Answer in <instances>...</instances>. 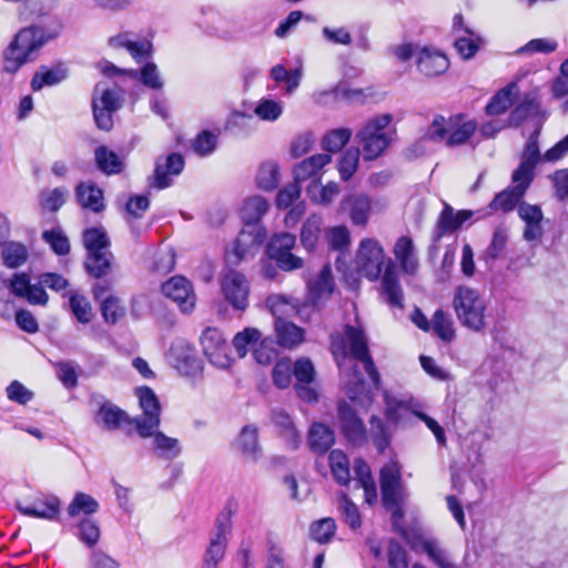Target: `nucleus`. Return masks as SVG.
Wrapping results in <instances>:
<instances>
[{
	"label": "nucleus",
	"mask_w": 568,
	"mask_h": 568,
	"mask_svg": "<svg viewBox=\"0 0 568 568\" xmlns=\"http://www.w3.org/2000/svg\"><path fill=\"white\" fill-rule=\"evenodd\" d=\"M296 242L295 235L291 233L274 234L267 245V255L271 260L278 255L292 251Z\"/></svg>",
	"instance_id": "obj_50"
},
{
	"label": "nucleus",
	"mask_w": 568,
	"mask_h": 568,
	"mask_svg": "<svg viewBox=\"0 0 568 568\" xmlns=\"http://www.w3.org/2000/svg\"><path fill=\"white\" fill-rule=\"evenodd\" d=\"M416 65L422 74L433 78L438 77L448 70L449 60L439 50L424 47L417 52Z\"/></svg>",
	"instance_id": "obj_20"
},
{
	"label": "nucleus",
	"mask_w": 568,
	"mask_h": 568,
	"mask_svg": "<svg viewBox=\"0 0 568 568\" xmlns=\"http://www.w3.org/2000/svg\"><path fill=\"white\" fill-rule=\"evenodd\" d=\"M75 199L78 204L93 213L104 210L103 191L93 182H80L75 186Z\"/></svg>",
	"instance_id": "obj_23"
},
{
	"label": "nucleus",
	"mask_w": 568,
	"mask_h": 568,
	"mask_svg": "<svg viewBox=\"0 0 568 568\" xmlns=\"http://www.w3.org/2000/svg\"><path fill=\"white\" fill-rule=\"evenodd\" d=\"M479 374L487 377V386L493 389L501 386L510 378L506 363L493 358L483 363Z\"/></svg>",
	"instance_id": "obj_31"
},
{
	"label": "nucleus",
	"mask_w": 568,
	"mask_h": 568,
	"mask_svg": "<svg viewBox=\"0 0 568 568\" xmlns=\"http://www.w3.org/2000/svg\"><path fill=\"white\" fill-rule=\"evenodd\" d=\"M111 253L98 251L88 253L85 268L87 272L95 278H100L108 273L111 266Z\"/></svg>",
	"instance_id": "obj_43"
},
{
	"label": "nucleus",
	"mask_w": 568,
	"mask_h": 568,
	"mask_svg": "<svg viewBox=\"0 0 568 568\" xmlns=\"http://www.w3.org/2000/svg\"><path fill=\"white\" fill-rule=\"evenodd\" d=\"M266 306L276 318L275 332L278 344L288 348L300 344L304 339V331L292 322L282 318V315H287L291 312L296 313L300 306L294 304L292 300L280 294L268 296Z\"/></svg>",
	"instance_id": "obj_6"
},
{
	"label": "nucleus",
	"mask_w": 568,
	"mask_h": 568,
	"mask_svg": "<svg viewBox=\"0 0 568 568\" xmlns=\"http://www.w3.org/2000/svg\"><path fill=\"white\" fill-rule=\"evenodd\" d=\"M42 239L58 255H67L70 252L69 240L60 229L44 231Z\"/></svg>",
	"instance_id": "obj_56"
},
{
	"label": "nucleus",
	"mask_w": 568,
	"mask_h": 568,
	"mask_svg": "<svg viewBox=\"0 0 568 568\" xmlns=\"http://www.w3.org/2000/svg\"><path fill=\"white\" fill-rule=\"evenodd\" d=\"M331 160L329 154H316L303 160L294 166V180L300 183L306 180L320 182V171L328 164Z\"/></svg>",
	"instance_id": "obj_25"
},
{
	"label": "nucleus",
	"mask_w": 568,
	"mask_h": 568,
	"mask_svg": "<svg viewBox=\"0 0 568 568\" xmlns=\"http://www.w3.org/2000/svg\"><path fill=\"white\" fill-rule=\"evenodd\" d=\"M234 509L227 504L215 519L214 530L203 558L202 568H217L223 560L227 547L229 536L232 531V517Z\"/></svg>",
	"instance_id": "obj_7"
},
{
	"label": "nucleus",
	"mask_w": 568,
	"mask_h": 568,
	"mask_svg": "<svg viewBox=\"0 0 568 568\" xmlns=\"http://www.w3.org/2000/svg\"><path fill=\"white\" fill-rule=\"evenodd\" d=\"M68 196L69 191L67 187H54L49 191H43L40 194V205L47 211L57 212L63 206Z\"/></svg>",
	"instance_id": "obj_48"
},
{
	"label": "nucleus",
	"mask_w": 568,
	"mask_h": 568,
	"mask_svg": "<svg viewBox=\"0 0 568 568\" xmlns=\"http://www.w3.org/2000/svg\"><path fill=\"white\" fill-rule=\"evenodd\" d=\"M109 43L113 48H123L128 50L136 61L149 57L152 51V43L150 41H133L129 38V33H121L116 37H112L110 38Z\"/></svg>",
	"instance_id": "obj_30"
},
{
	"label": "nucleus",
	"mask_w": 568,
	"mask_h": 568,
	"mask_svg": "<svg viewBox=\"0 0 568 568\" xmlns=\"http://www.w3.org/2000/svg\"><path fill=\"white\" fill-rule=\"evenodd\" d=\"M67 78V73L62 69L41 68L32 78L31 87L33 91L41 90L45 85H55Z\"/></svg>",
	"instance_id": "obj_47"
},
{
	"label": "nucleus",
	"mask_w": 568,
	"mask_h": 568,
	"mask_svg": "<svg viewBox=\"0 0 568 568\" xmlns=\"http://www.w3.org/2000/svg\"><path fill=\"white\" fill-rule=\"evenodd\" d=\"M334 442V433L324 424L315 423L308 430V446L316 454L326 453Z\"/></svg>",
	"instance_id": "obj_32"
},
{
	"label": "nucleus",
	"mask_w": 568,
	"mask_h": 568,
	"mask_svg": "<svg viewBox=\"0 0 568 568\" xmlns=\"http://www.w3.org/2000/svg\"><path fill=\"white\" fill-rule=\"evenodd\" d=\"M351 136V129L339 128L332 130L323 138V149L327 152H337L349 141Z\"/></svg>",
	"instance_id": "obj_54"
},
{
	"label": "nucleus",
	"mask_w": 568,
	"mask_h": 568,
	"mask_svg": "<svg viewBox=\"0 0 568 568\" xmlns=\"http://www.w3.org/2000/svg\"><path fill=\"white\" fill-rule=\"evenodd\" d=\"M254 113L264 121L273 122L283 113L281 102L272 99H262L254 109Z\"/></svg>",
	"instance_id": "obj_60"
},
{
	"label": "nucleus",
	"mask_w": 568,
	"mask_h": 568,
	"mask_svg": "<svg viewBox=\"0 0 568 568\" xmlns=\"http://www.w3.org/2000/svg\"><path fill=\"white\" fill-rule=\"evenodd\" d=\"M1 256L8 267L16 268L27 262L29 252L26 245L18 242H9L3 245Z\"/></svg>",
	"instance_id": "obj_41"
},
{
	"label": "nucleus",
	"mask_w": 568,
	"mask_h": 568,
	"mask_svg": "<svg viewBox=\"0 0 568 568\" xmlns=\"http://www.w3.org/2000/svg\"><path fill=\"white\" fill-rule=\"evenodd\" d=\"M200 343L204 355H206L217 347H224L226 338L216 327H206L201 334Z\"/></svg>",
	"instance_id": "obj_61"
},
{
	"label": "nucleus",
	"mask_w": 568,
	"mask_h": 568,
	"mask_svg": "<svg viewBox=\"0 0 568 568\" xmlns=\"http://www.w3.org/2000/svg\"><path fill=\"white\" fill-rule=\"evenodd\" d=\"M222 291L234 308L243 311L247 306L248 285L245 276L239 272L227 273L222 282Z\"/></svg>",
	"instance_id": "obj_15"
},
{
	"label": "nucleus",
	"mask_w": 568,
	"mask_h": 568,
	"mask_svg": "<svg viewBox=\"0 0 568 568\" xmlns=\"http://www.w3.org/2000/svg\"><path fill=\"white\" fill-rule=\"evenodd\" d=\"M518 216L524 221L523 236L526 241H540L544 236V213L539 205L521 202L518 205Z\"/></svg>",
	"instance_id": "obj_19"
},
{
	"label": "nucleus",
	"mask_w": 568,
	"mask_h": 568,
	"mask_svg": "<svg viewBox=\"0 0 568 568\" xmlns=\"http://www.w3.org/2000/svg\"><path fill=\"white\" fill-rule=\"evenodd\" d=\"M477 123L473 120L464 121L462 115L450 118L446 126L445 118L437 115L427 131V136L433 141H442L446 138V145L456 146L465 144L475 133Z\"/></svg>",
	"instance_id": "obj_8"
},
{
	"label": "nucleus",
	"mask_w": 568,
	"mask_h": 568,
	"mask_svg": "<svg viewBox=\"0 0 568 568\" xmlns=\"http://www.w3.org/2000/svg\"><path fill=\"white\" fill-rule=\"evenodd\" d=\"M293 375V364L290 359L283 358L276 362L273 367V381L278 388H287Z\"/></svg>",
	"instance_id": "obj_63"
},
{
	"label": "nucleus",
	"mask_w": 568,
	"mask_h": 568,
	"mask_svg": "<svg viewBox=\"0 0 568 568\" xmlns=\"http://www.w3.org/2000/svg\"><path fill=\"white\" fill-rule=\"evenodd\" d=\"M422 549L438 568H453L456 565L452 561L448 551L435 539H424Z\"/></svg>",
	"instance_id": "obj_38"
},
{
	"label": "nucleus",
	"mask_w": 568,
	"mask_h": 568,
	"mask_svg": "<svg viewBox=\"0 0 568 568\" xmlns=\"http://www.w3.org/2000/svg\"><path fill=\"white\" fill-rule=\"evenodd\" d=\"M69 305L75 318L82 323L88 324L92 320V307L90 302L84 295L72 293L69 297Z\"/></svg>",
	"instance_id": "obj_51"
},
{
	"label": "nucleus",
	"mask_w": 568,
	"mask_h": 568,
	"mask_svg": "<svg viewBox=\"0 0 568 568\" xmlns=\"http://www.w3.org/2000/svg\"><path fill=\"white\" fill-rule=\"evenodd\" d=\"M382 294L389 306L403 308L404 294L392 261L385 267L382 278Z\"/></svg>",
	"instance_id": "obj_27"
},
{
	"label": "nucleus",
	"mask_w": 568,
	"mask_h": 568,
	"mask_svg": "<svg viewBox=\"0 0 568 568\" xmlns=\"http://www.w3.org/2000/svg\"><path fill=\"white\" fill-rule=\"evenodd\" d=\"M390 122V114L376 115L369 119L357 132L356 140L362 148L364 160L372 161L377 159L389 146L392 136L387 128Z\"/></svg>",
	"instance_id": "obj_4"
},
{
	"label": "nucleus",
	"mask_w": 568,
	"mask_h": 568,
	"mask_svg": "<svg viewBox=\"0 0 568 568\" xmlns=\"http://www.w3.org/2000/svg\"><path fill=\"white\" fill-rule=\"evenodd\" d=\"M385 413L394 423L405 422L410 415L417 416L420 405L412 400L398 399L394 393H384Z\"/></svg>",
	"instance_id": "obj_26"
},
{
	"label": "nucleus",
	"mask_w": 568,
	"mask_h": 568,
	"mask_svg": "<svg viewBox=\"0 0 568 568\" xmlns=\"http://www.w3.org/2000/svg\"><path fill=\"white\" fill-rule=\"evenodd\" d=\"M371 437L376 448L384 453L390 443L392 434L381 419L372 417Z\"/></svg>",
	"instance_id": "obj_59"
},
{
	"label": "nucleus",
	"mask_w": 568,
	"mask_h": 568,
	"mask_svg": "<svg viewBox=\"0 0 568 568\" xmlns=\"http://www.w3.org/2000/svg\"><path fill=\"white\" fill-rule=\"evenodd\" d=\"M535 169L519 163L511 174V182L514 183L511 186L525 195L535 179Z\"/></svg>",
	"instance_id": "obj_55"
},
{
	"label": "nucleus",
	"mask_w": 568,
	"mask_h": 568,
	"mask_svg": "<svg viewBox=\"0 0 568 568\" xmlns=\"http://www.w3.org/2000/svg\"><path fill=\"white\" fill-rule=\"evenodd\" d=\"M321 226L322 219L318 215H312L304 222L301 230V243L306 250L311 251L316 246Z\"/></svg>",
	"instance_id": "obj_46"
},
{
	"label": "nucleus",
	"mask_w": 568,
	"mask_h": 568,
	"mask_svg": "<svg viewBox=\"0 0 568 568\" xmlns=\"http://www.w3.org/2000/svg\"><path fill=\"white\" fill-rule=\"evenodd\" d=\"M456 222L454 209L449 204L445 203L436 222L433 234L434 240L439 241L443 236L452 234L458 230Z\"/></svg>",
	"instance_id": "obj_45"
},
{
	"label": "nucleus",
	"mask_w": 568,
	"mask_h": 568,
	"mask_svg": "<svg viewBox=\"0 0 568 568\" xmlns=\"http://www.w3.org/2000/svg\"><path fill=\"white\" fill-rule=\"evenodd\" d=\"M453 306L459 323L473 332H481L486 327V302L480 293L468 286L455 290Z\"/></svg>",
	"instance_id": "obj_3"
},
{
	"label": "nucleus",
	"mask_w": 568,
	"mask_h": 568,
	"mask_svg": "<svg viewBox=\"0 0 568 568\" xmlns=\"http://www.w3.org/2000/svg\"><path fill=\"white\" fill-rule=\"evenodd\" d=\"M44 43L43 32L38 27L20 30L4 54L6 72L14 73L22 64L34 59V53Z\"/></svg>",
	"instance_id": "obj_5"
},
{
	"label": "nucleus",
	"mask_w": 568,
	"mask_h": 568,
	"mask_svg": "<svg viewBox=\"0 0 568 568\" xmlns=\"http://www.w3.org/2000/svg\"><path fill=\"white\" fill-rule=\"evenodd\" d=\"M359 154L358 148H349L343 153L338 162V172L343 181H348L356 172Z\"/></svg>",
	"instance_id": "obj_53"
},
{
	"label": "nucleus",
	"mask_w": 568,
	"mask_h": 568,
	"mask_svg": "<svg viewBox=\"0 0 568 568\" xmlns=\"http://www.w3.org/2000/svg\"><path fill=\"white\" fill-rule=\"evenodd\" d=\"M507 241H508V234H507L506 229H504L501 226H498L497 229H495V231L493 233L491 242L485 252V256H484L485 261L488 263L489 261L497 260L501 255L503 251L505 250Z\"/></svg>",
	"instance_id": "obj_57"
},
{
	"label": "nucleus",
	"mask_w": 568,
	"mask_h": 568,
	"mask_svg": "<svg viewBox=\"0 0 568 568\" xmlns=\"http://www.w3.org/2000/svg\"><path fill=\"white\" fill-rule=\"evenodd\" d=\"M83 243L88 253L104 251L110 244L106 233L97 227L89 229L83 233Z\"/></svg>",
	"instance_id": "obj_58"
},
{
	"label": "nucleus",
	"mask_w": 568,
	"mask_h": 568,
	"mask_svg": "<svg viewBox=\"0 0 568 568\" xmlns=\"http://www.w3.org/2000/svg\"><path fill=\"white\" fill-rule=\"evenodd\" d=\"M280 182L278 165L273 161L263 162L256 174L257 186L264 191H273Z\"/></svg>",
	"instance_id": "obj_40"
},
{
	"label": "nucleus",
	"mask_w": 568,
	"mask_h": 568,
	"mask_svg": "<svg viewBox=\"0 0 568 568\" xmlns=\"http://www.w3.org/2000/svg\"><path fill=\"white\" fill-rule=\"evenodd\" d=\"M268 210V202L260 195L247 197L242 206V219L244 224L258 225L261 219Z\"/></svg>",
	"instance_id": "obj_34"
},
{
	"label": "nucleus",
	"mask_w": 568,
	"mask_h": 568,
	"mask_svg": "<svg viewBox=\"0 0 568 568\" xmlns=\"http://www.w3.org/2000/svg\"><path fill=\"white\" fill-rule=\"evenodd\" d=\"M355 263L362 276L371 281L377 280L385 264V252L381 243L375 239H363L356 253Z\"/></svg>",
	"instance_id": "obj_10"
},
{
	"label": "nucleus",
	"mask_w": 568,
	"mask_h": 568,
	"mask_svg": "<svg viewBox=\"0 0 568 568\" xmlns=\"http://www.w3.org/2000/svg\"><path fill=\"white\" fill-rule=\"evenodd\" d=\"M99 509V503L85 493H77L68 506V514L70 517L79 515H92Z\"/></svg>",
	"instance_id": "obj_44"
},
{
	"label": "nucleus",
	"mask_w": 568,
	"mask_h": 568,
	"mask_svg": "<svg viewBox=\"0 0 568 568\" xmlns=\"http://www.w3.org/2000/svg\"><path fill=\"white\" fill-rule=\"evenodd\" d=\"M162 293L176 303L181 312H193L196 296L192 283L184 276H173L163 283Z\"/></svg>",
	"instance_id": "obj_11"
},
{
	"label": "nucleus",
	"mask_w": 568,
	"mask_h": 568,
	"mask_svg": "<svg viewBox=\"0 0 568 568\" xmlns=\"http://www.w3.org/2000/svg\"><path fill=\"white\" fill-rule=\"evenodd\" d=\"M464 31L466 36L458 37L455 40V49L464 60H468L477 53L480 39L468 28H465Z\"/></svg>",
	"instance_id": "obj_49"
},
{
	"label": "nucleus",
	"mask_w": 568,
	"mask_h": 568,
	"mask_svg": "<svg viewBox=\"0 0 568 568\" xmlns=\"http://www.w3.org/2000/svg\"><path fill=\"white\" fill-rule=\"evenodd\" d=\"M518 94V85L511 82L497 91L486 105L488 115H499L505 113L515 101Z\"/></svg>",
	"instance_id": "obj_29"
},
{
	"label": "nucleus",
	"mask_w": 568,
	"mask_h": 568,
	"mask_svg": "<svg viewBox=\"0 0 568 568\" xmlns=\"http://www.w3.org/2000/svg\"><path fill=\"white\" fill-rule=\"evenodd\" d=\"M356 402L357 398L353 396L351 397L352 406L346 402L338 403V422L347 439L355 445H362L366 442V430L353 408Z\"/></svg>",
	"instance_id": "obj_12"
},
{
	"label": "nucleus",
	"mask_w": 568,
	"mask_h": 568,
	"mask_svg": "<svg viewBox=\"0 0 568 568\" xmlns=\"http://www.w3.org/2000/svg\"><path fill=\"white\" fill-rule=\"evenodd\" d=\"M430 328L443 341L450 342L455 337L454 324L450 315L437 310L430 321Z\"/></svg>",
	"instance_id": "obj_42"
},
{
	"label": "nucleus",
	"mask_w": 568,
	"mask_h": 568,
	"mask_svg": "<svg viewBox=\"0 0 568 568\" xmlns=\"http://www.w3.org/2000/svg\"><path fill=\"white\" fill-rule=\"evenodd\" d=\"M338 507L345 521L352 529H356L361 526L362 520L357 506L352 503L345 494H341Z\"/></svg>",
	"instance_id": "obj_62"
},
{
	"label": "nucleus",
	"mask_w": 568,
	"mask_h": 568,
	"mask_svg": "<svg viewBox=\"0 0 568 568\" xmlns=\"http://www.w3.org/2000/svg\"><path fill=\"white\" fill-rule=\"evenodd\" d=\"M141 417H131L111 402H104L94 415V423L105 432H120L131 437L138 434L145 438L151 429L161 423V405L154 393H140Z\"/></svg>",
	"instance_id": "obj_1"
},
{
	"label": "nucleus",
	"mask_w": 568,
	"mask_h": 568,
	"mask_svg": "<svg viewBox=\"0 0 568 568\" xmlns=\"http://www.w3.org/2000/svg\"><path fill=\"white\" fill-rule=\"evenodd\" d=\"M10 292L32 305L44 306L49 300L44 286L41 285V280L39 278L37 284H31L28 273H16L10 278Z\"/></svg>",
	"instance_id": "obj_13"
},
{
	"label": "nucleus",
	"mask_w": 568,
	"mask_h": 568,
	"mask_svg": "<svg viewBox=\"0 0 568 568\" xmlns=\"http://www.w3.org/2000/svg\"><path fill=\"white\" fill-rule=\"evenodd\" d=\"M538 106L539 105L534 93L524 94L518 104L510 112L508 119L509 125L518 126L529 115L536 113Z\"/></svg>",
	"instance_id": "obj_37"
},
{
	"label": "nucleus",
	"mask_w": 568,
	"mask_h": 568,
	"mask_svg": "<svg viewBox=\"0 0 568 568\" xmlns=\"http://www.w3.org/2000/svg\"><path fill=\"white\" fill-rule=\"evenodd\" d=\"M17 509L24 516L55 520L60 514L61 503L54 495H41L29 505L18 503Z\"/></svg>",
	"instance_id": "obj_18"
},
{
	"label": "nucleus",
	"mask_w": 568,
	"mask_h": 568,
	"mask_svg": "<svg viewBox=\"0 0 568 568\" xmlns=\"http://www.w3.org/2000/svg\"><path fill=\"white\" fill-rule=\"evenodd\" d=\"M184 164V159L180 153L169 154L163 162L159 159L155 163L151 185L158 190L171 186L172 176L179 175L183 171Z\"/></svg>",
	"instance_id": "obj_16"
},
{
	"label": "nucleus",
	"mask_w": 568,
	"mask_h": 568,
	"mask_svg": "<svg viewBox=\"0 0 568 568\" xmlns=\"http://www.w3.org/2000/svg\"><path fill=\"white\" fill-rule=\"evenodd\" d=\"M329 466L335 480L339 485L345 486L349 483V462L342 450L334 449L329 453Z\"/></svg>",
	"instance_id": "obj_39"
},
{
	"label": "nucleus",
	"mask_w": 568,
	"mask_h": 568,
	"mask_svg": "<svg viewBox=\"0 0 568 568\" xmlns=\"http://www.w3.org/2000/svg\"><path fill=\"white\" fill-rule=\"evenodd\" d=\"M331 351L336 361L352 357L363 364L369 379L367 388L379 386L381 377L369 353L368 336L358 320L355 324H345L342 332L331 335Z\"/></svg>",
	"instance_id": "obj_2"
},
{
	"label": "nucleus",
	"mask_w": 568,
	"mask_h": 568,
	"mask_svg": "<svg viewBox=\"0 0 568 568\" xmlns=\"http://www.w3.org/2000/svg\"><path fill=\"white\" fill-rule=\"evenodd\" d=\"M381 489L385 506H396L403 498L400 468L397 462L390 460L381 469Z\"/></svg>",
	"instance_id": "obj_14"
},
{
	"label": "nucleus",
	"mask_w": 568,
	"mask_h": 568,
	"mask_svg": "<svg viewBox=\"0 0 568 568\" xmlns=\"http://www.w3.org/2000/svg\"><path fill=\"white\" fill-rule=\"evenodd\" d=\"M233 447L244 460L251 463L258 462L262 456L258 428L252 424L242 427L233 443Z\"/></svg>",
	"instance_id": "obj_17"
},
{
	"label": "nucleus",
	"mask_w": 568,
	"mask_h": 568,
	"mask_svg": "<svg viewBox=\"0 0 568 568\" xmlns=\"http://www.w3.org/2000/svg\"><path fill=\"white\" fill-rule=\"evenodd\" d=\"M393 253L403 272L407 274L416 273L418 261L415 256V247L410 237L400 236L394 245Z\"/></svg>",
	"instance_id": "obj_28"
},
{
	"label": "nucleus",
	"mask_w": 568,
	"mask_h": 568,
	"mask_svg": "<svg viewBox=\"0 0 568 568\" xmlns=\"http://www.w3.org/2000/svg\"><path fill=\"white\" fill-rule=\"evenodd\" d=\"M261 338V333L256 328H245L244 331L237 333L233 338V346L240 357H244L248 348H253L258 339Z\"/></svg>",
	"instance_id": "obj_52"
},
{
	"label": "nucleus",
	"mask_w": 568,
	"mask_h": 568,
	"mask_svg": "<svg viewBox=\"0 0 568 568\" xmlns=\"http://www.w3.org/2000/svg\"><path fill=\"white\" fill-rule=\"evenodd\" d=\"M524 194L514 189L513 186H508L504 191L497 193L493 201L489 203L488 207L491 211H501V212H510L516 206L518 207L519 203H521V199Z\"/></svg>",
	"instance_id": "obj_35"
},
{
	"label": "nucleus",
	"mask_w": 568,
	"mask_h": 568,
	"mask_svg": "<svg viewBox=\"0 0 568 568\" xmlns=\"http://www.w3.org/2000/svg\"><path fill=\"white\" fill-rule=\"evenodd\" d=\"M265 230L260 225L244 224V229L237 235L234 244V254L239 260L245 258L264 241Z\"/></svg>",
	"instance_id": "obj_21"
},
{
	"label": "nucleus",
	"mask_w": 568,
	"mask_h": 568,
	"mask_svg": "<svg viewBox=\"0 0 568 568\" xmlns=\"http://www.w3.org/2000/svg\"><path fill=\"white\" fill-rule=\"evenodd\" d=\"M342 206L348 211L354 225L365 226L367 224L372 211L369 196L363 193L349 194L343 200Z\"/></svg>",
	"instance_id": "obj_22"
},
{
	"label": "nucleus",
	"mask_w": 568,
	"mask_h": 568,
	"mask_svg": "<svg viewBox=\"0 0 568 568\" xmlns=\"http://www.w3.org/2000/svg\"><path fill=\"white\" fill-rule=\"evenodd\" d=\"M159 426L160 424L154 426L145 438H152V452L158 457L165 460L175 459L182 452L180 440L159 432Z\"/></svg>",
	"instance_id": "obj_24"
},
{
	"label": "nucleus",
	"mask_w": 568,
	"mask_h": 568,
	"mask_svg": "<svg viewBox=\"0 0 568 568\" xmlns=\"http://www.w3.org/2000/svg\"><path fill=\"white\" fill-rule=\"evenodd\" d=\"M92 104L115 112L121 108V97L116 89H111L106 83L100 82L95 85Z\"/></svg>",
	"instance_id": "obj_36"
},
{
	"label": "nucleus",
	"mask_w": 568,
	"mask_h": 568,
	"mask_svg": "<svg viewBox=\"0 0 568 568\" xmlns=\"http://www.w3.org/2000/svg\"><path fill=\"white\" fill-rule=\"evenodd\" d=\"M334 291V280L329 264L321 270L320 274L307 283L306 300L296 310L301 318H310L311 314L324 304Z\"/></svg>",
	"instance_id": "obj_9"
},
{
	"label": "nucleus",
	"mask_w": 568,
	"mask_h": 568,
	"mask_svg": "<svg viewBox=\"0 0 568 568\" xmlns=\"http://www.w3.org/2000/svg\"><path fill=\"white\" fill-rule=\"evenodd\" d=\"M217 138L209 131H202L192 143L193 151L201 155L206 156L214 152L216 149Z\"/></svg>",
	"instance_id": "obj_64"
},
{
	"label": "nucleus",
	"mask_w": 568,
	"mask_h": 568,
	"mask_svg": "<svg viewBox=\"0 0 568 568\" xmlns=\"http://www.w3.org/2000/svg\"><path fill=\"white\" fill-rule=\"evenodd\" d=\"M94 161L97 168L106 175L119 174L123 171L124 164L119 155L109 150L105 145H100L94 151Z\"/></svg>",
	"instance_id": "obj_33"
}]
</instances>
